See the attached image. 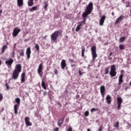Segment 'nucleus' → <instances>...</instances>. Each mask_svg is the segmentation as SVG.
Here are the masks:
<instances>
[{
  "instance_id": "nucleus-1",
  "label": "nucleus",
  "mask_w": 131,
  "mask_h": 131,
  "mask_svg": "<svg viewBox=\"0 0 131 131\" xmlns=\"http://www.w3.org/2000/svg\"><path fill=\"white\" fill-rule=\"evenodd\" d=\"M93 10H94V4H93V2H90L88 5L86 7L85 11L82 14L83 21L79 23V26H80V27L83 26V25H85L86 17H88L89 15H90V14H92Z\"/></svg>"
},
{
  "instance_id": "nucleus-2",
  "label": "nucleus",
  "mask_w": 131,
  "mask_h": 131,
  "mask_svg": "<svg viewBox=\"0 0 131 131\" xmlns=\"http://www.w3.org/2000/svg\"><path fill=\"white\" fill-rule=\"evenodd\" d=\"M21 70L22 66L21 65V64H16L12 74L13 79H14V80H16V79H18V77H19V74H20V72H21Z\"/></svg>"
},
{
  "instance_id": "nucleus-3",
  "label": "nucleus",
  "mask_w": 131,
  "mask_h": 131,
  "mask_svg": "<svg viewBox=\"0 0 131 131\" xmlns=\"http://www.w3.org/2000/svg\"><path fill=\"white\" fill-rule=\"evenodd\" d=\"M62 32H63V31L60 30L59 31H55L53 33H52L51 35L52 41H56L58 37L62 34Z\"/></svg>"
},
{
  "instance_id": "nucleus-4",
  "label": "nucleus",
  "mask_w": 131,
  "mask_h": 131,
  "mask_svg": "<svg viewBox=\"0 0 131 131\" xmlns=\"http://www.w3.org/2000/svg\"><path fill=\"white\" fill-rule=\"evenodd\" d=\"M91 50L92 51V60L95 61L96 58L98 57V55L97 54V47L95 46H94L91 47Z\"/></svg>"
},
{
  "instance_id": "nucleus-5",
  "label": "nucleus",
  "mask_w": 131,
  "mask_h": 131,
  "mask_svg": "<svg viewBox=\"0 0 131 131\" xmlns=\"http://www.w3.org/2000/svg\"><path fill=\"white\" fill-rule=\"evenodd\" d=\"M117 72H116V67L115 64H113L111 66V71L110 72V75L111 77H114L116 76Z\"/></svg>"
},
{
  "instance_id": "nucleus-6",
  "label": "nucleus",
  "mask_w": 131,
  "mask_h": 131,
  "mask_svg": "<svg viewBox=\"0 0 131 131\" xmlns=\"http://www.w3.org/2000/svg\"><path fill=\"white\" fill-rule=\"evenodd\" d=\"M13 63H14V59H13V58H9L5 61V64L9 68H11V67H12Z\"/></svg>"
},
{
  "instance_id": "nucleus-7",
  "label": "nucleus",
  "mask_w": 131,
  "mask_h": 131,
  "mask_svg": "<svg viewBox=\"0 0 131 131\" xmlns=\"http://www.w3.org/2000/svg\"><path fill=\"white\" fill-rule=\"evenodd\" d=\"M43 66L42 63H40L37 69L38 74L40 75V77H42V69Z\"/></svg>"
},
{
  "instance_id": "nucleus-8",
  "label": "nucleus",
  "mask_w": 131,
  "mask_h": 131,
  "mask_svg": "<svg viewBox=\"0 0 131 131\" xmlns=\"http://www.w3.org/2000/svg\"><path fill=\"white\" fill-rule=\"evenodd\" d=\"M100 93L102 98H105V95H106V88L104 85H101L100 87Z\"/></svg>"
},
{
  "instance_id": "nucleus-9",
  "label": "nucleus",
  "mask_w": 131,
  "mask_h": 131,
  "mask_svg": "<svg viewBox=\"0 0 131 131\" xmlns=\"http://www.w3.org/2000/svg\"><path fill=\"white\" fill-rule=\"evenodd\" d=\"M117 109L120 110L121 108V104H122V98L121 97H118L117 99Z\"/></svg>"
},
{
  "instance_id": "nucleus-10",
  "label": "nucleus",
  "mask_w": 131,
  "mask_h": 131,
  "mask_svg": "<svg viewBox=\"0 0 131 131\" xmlns=\"http://www.w3.org/2000/svg\"><path fill=\"white\" fill-rule=\"evenodd\" d=\"M20 31H21V29L18 28V27H16L15 28H14L12 33L13 36H14V37H16V36H17V35L19 34Z\"/></svg>"
},
{
  "instance_id": "nucleus-11",
  "label": "nucleus",
  "mask_w": 131,
  "mask_h": 131,
  "mask_svg": "<svg viewBox=\"0 0 131 131\" xmlns=\"http://www.w3.org/2000/svg\"><path fill=\"white\" fill-rule=\"evenodd\" d=\"M25 121L27 126H31V125H32V123L30 122V118L29 117H26L25 118Z\"/></svg>"
},
{
  "instance_id": "nucleus-12",
  "label": "nucleus",
  "mask_w": 131,
  "mask_h": 131,
  "mask_svg": "<svg viewBox=\"0 0 131 131\" xmlns=\"http://www.w3.org/2000/svg\"><path fill=\"white\" fill-rule=\"evenodd\" d=\"M105 20H106V16L102 15L99 20V25L100 26H103L104 25V23L105 22Z\"/></svg>"
},
{
  "instance_id": "nucleus-13",
  "label": "nucleus",
  "mask_w": 131,
  "mask_h": 131,
  "mask_svg": "<svg viewBox=\"0 0 131 131\" xmlns=\"http://www.w3.org/2000/svg\"><path fill=\"white\" fill-rule=\"evenodd\" d=\"M123 18L124 16L122 15H120L118 18H117L115 23V25H116V24H119V23H120V22L123 20Z\"/></svg>"
},
{
  "instance_id": "nucleus-14",
  "label": "nucleus",
  "mask_w": 131,
  "mask_h": 131,
  "mask_svg": "<svg viewBox=\"0 0 131 131\" xmlns=\"http://www.w3.org/2000/svg\"><path fill=\"white\" fill-rule=\"evenodd\" d=\"M26 54L27 59H30V55H31V49H30V47H28L27 49Z\"/></svg>"
},
{
  "instance_id": "nucleus-15",
  "label": "nucleus",
  "mask_w": 131,
  "mask_h": 131,
  "mask_svg": "<svg viewBox=\"0 0 131 131\" xmlns=\"http://www.w3.org/2000/svg\"><path fill=\"white\" fill-rule=\"evenodd\" d=\"M123 83V74H121L119 77L118 85H121Z\"/></svg>"
},
{
  "instance_id": "nucleus-16",
  "label": "nucleus",
  "mask_w": 131,
  "mask_h": 131,
  "mask_svg": "<svg viewBox=\"0 0 131 131\" xmlns=\"http://www.w3.org/2000/svg\"><path fill=\"white\" fill-rule=\"evenodd\" d=\"M25 76H26L25 72L23 73L20 76V80L21 83H24V82H25Z\"/></svg>"
},
{
  "instance_id": "nucleus-17",
  "label": "nucleus",
  "mask_w": 131,
  "mask_h": 131,
  "mask_svg": "<svg viewBox=\"0 0 131 131\" xmlns=\"http://www.w3.org/2000/svg\"><path fill=\"white\" fill-rule=\"evenodd\" d=\"M67 66V64L66 63V60L62 59L61 62V69L64 70L65 69V67Z\"/></svg>"
},
{
  "instance_id": "nucleus-18",
  "label": "nucleus",
  "mask_w": 131,
  "mask_h": 131,
  "mask_svg": "<svg viewBox=\"0 0 131 131\" xmlns=\"http://www.w3.org/2000/svg\"><path fill=\"white\" fill-rule=\"evenodd\" d=\"M105 100L106 101V103L110 105L111 104V102H112V100H111V96L110 95H107Z\"/></svg>"
},
{
  "instance_id": "nucleus-19",
  "label": "nucleus",
  "mask_w": 131,
  "mask_h": 131,
  "mask_svg": "<svg viewBox=\"0 0 131 131\" xmlns=\"http://www.w3.org/2000/svg\"><path fill=\"white\" fill-rule=\"evenodd\" d=\"M17 6L20 8V7H22L23 5H24V0H17Z\"/></svg>"
},
{
  "instance_id": "nucleus-20",
  "label": "nucleus",
  "mask_w": 131,
  "mask_h": 131,
  "mask_svg": "<svg viewBox=\"0 0 131 131\" xmlns=\"http://www.w3.org/2000/svg\"><path fill=\"white\" fill-rule=\"evenodd\" d=\"M19 109V105L15 104L14 106V110L15 114H18V110Z\"/></svg>"
},
{
  "instance_id": "nucleus-21",
  "label": "nucleus",
  "mask_w": 131,
  "mask_h": 131,
  "mask_svg": "<svg viewBox=\"0 0 131 131\" xmlns=\"http://www.w3.org/2000/svg\"><path fill=\"white\" fill-rule=\"evenodd\" d=\"M85 52V48L84 47L82 46L81 47V56L83 58H85V56H84V52Z\"/></svg>"
},
{
  "instance_id": "nucleus-22",
  "label": "nucleus",
  "mask_w": 131,
  "mask_h": 131,
  "mask_svg": "<svg viewBox=\"0 0 131 131\" xmlns=\"http://www.w3.org/2000/svg\"><path fill=\"white\" fill-rule=\"evenodd\" d=\"M34 0H28V5L29 7H32L34 5V3L33 2Z\"/></svg>"
},
{
  "instance_id": "nucleus-23",
  "label": "nucleus",
  "mask_w": 131,
  "mask_h": 131,
  "mask_svg": "<svg viewBox=\"0 0 131 131\" xmlns=\"http://www.w3.org/2000/svg\"><path fill=\"white\" fill-rule=\"evenodd\" d=\"M8 49V46L7 45H4L2 49V53L4 54L6 52V50Z\"/></svg>"
},
{
  "instance_id": "nucleus-24",
  "label": "nucleus",
  "mask_w": 131,
  "mask_h": 131,
  "mask_svg": "<svg viewBox=\"0 0 131 131\" xmlns=\"http://www.w3.org/2000/svg\"><path fill=\"white\" fill-rule=\"evenodd\" d=\"M19 55L20 57H24V49L20 50L19 51Z\"/></svg>"
},
{
  "instance_id": "nucleus-25",
  "label": "nucleus",
  "mask_w": 131,
  "mask_h": 131,
  "mask_svg": "<svg viewBox=\"0 0 131 131\" xmlns=\"http://www.w3.org/2000/svg\"><path fill=\"white\" fill-rule=\"evenodd\" d=\"M48 7H49V4L48 3V1H46L45 3V6L43 8L46 11L48 10Z\"/></svg>"
},
{
  "instance_id": "nucleus-26",
  "label": "nucleus",
  "mask_w": 131,
  "mask_h": 131,
  "mask_svg": "<svg viewBox=\"0 0 131 131\" xmlns=\"http://www.w3.org/2000/svg\"><path fill=\"white\" fill-rule=\"evenodd\" d=\"M41 86L44 90H47V86H46V82H45L43 80H42Z\"/></svg>"
},
{
  "instance_id": "nucleus-27",
  "label": "nucleus",
  "mask_w": 131,
  "mask_h": 131,
  "mask_svg": "<svg viewBox=\"0 0 131 131\" xmlns=\"http://www.w3.org/2000/svg\"><path fill=\"white\" fill-rule=\"evenodd\" d=\"M37 7L34 6L30 9V12H34V11H36Z\"/></svg>"
},
{
  "instance_id": "nucleus-28",
  "label": "nucleus",
  "mask_w": 131,
  "mask_h": 131,
  "mask_svg": "<svg viewBox=\"0 0 131 131\" xmlns=\"http://www.w3.org/2000/svg\"><path fill=\"white\" fill-rule=\"evenodd\" d=\"M119 42H123L125 40V37L123 36L119 39Z\"/></svg>"
},
{
  "instance_id": "nucleus-29",
  "label": "nucleus",
  "mask_w": 131,
  "mask_h": 131,
  "mask_svg": "<svg viewBox=\"0 0 131 131\" xmlns=\"http://www.w3.org/2000/svg\"><path fill=\"white\" fill-rule=\"evenodd\" d=\"M63 120H60L58 122V126H61L62 125V123L63 122Z\"/></svg>"
},
{
  "instance_id": "nucleus-30",
  "label": "nucleus",
  "mask_w": 131,
  "mask_h": 131,
  "mask_svg": "<svg viewBox=\"0 0 131 131\" xmlns=\"http://www.w3.org/2000/svg\"><path fill=\"white\" fill-rule=\"evenodd\" d=\"M114 126L116 128L119 127V122L117 121V122H116L115 124H114Z\"/></svg>"
},
{
  "instance_id": "nucleus-31",
  "label": "nucleus",
  "mask_w": 131,
  "mask_h": 131,
  "mask_svg": "<svg viewBox=\"0 0 131 131\" xmlns=\"http://www.w3.org/2000/svg\"><path fill=\"white\" fill-rule=\"evenodd\" d=\"M99 111V108H92L91 110V113H93V112H95V111Z\"/></svg>"
},
{
  "instance_id": "nucleus-32",
  "label": "nucleus",
  "mask_w": 131,
  "mask_h": 131,
  "mask_svg": "<svg viewBox=\"0 0 131 131\" xmlns=\"http://www.w3.org/2000/svg\"><path fill=\"white\" fill-rule=\"evenodd\" d=\"M105 74L107 75L108 73H109V68L107 67L105 68V70L104 71Z\"/></svg>"
},
{
  "instance_id": "nucleus-33",
  "label": "nucleus",
  "mask_w": 131,
  "mask_h": 131,
  "mask_svg": "<svg viewBox=\"0 0 131 131\" xmlns=\"http://www.w3.org/2000/svg\"><path fill=\"white\" fill-rule=\"evenodd\" d=\"M15 102L17 103V105L20 104V99L19 98H17L15 99Z\"/></svg>"
},
{
  "instance_id": "nucleus-34",
  "label": "nucleus",
  "mask_w": 131,
  "mask_h": 131,
  "mask_svg": "<svg viewBox=\"0 0 131 131\" xmlns=\"http://www.w3.org/2000/svg\"><path fill=\"white\" fill-rule=\"evenodd\" d=\"M89 115H90V112L88 111H85L84 113V116L88 117Z\"/></svg>"
},
{
  "instance_id": "nucleus-35",
  "label": "nucleus",
  "mask_w": 131,
  "mask_h": 131,
  "mask_svg": "<svg viewBox=\"0 0 131 131\" xmlns=\"http://www.w3.org/2000/svg\"><path fill=\"white\" fill-rule=\"evenodd\" d=\"M35 48L36 51H39V45H38V44H36L35 46Z\"/></svg>"
},
{
  "instance_id": "nucleus-36",
  "label": "nucleus",
  "mask_w": 131,
  "mask_h": 131,
  "mask_svg": "<svg viewBox=\"0 0 131 131\" xmlns=\"http://www.w3.org/2000/svg\"><path fill=\"white\" fill-rule=\"evenodd\" d=\"M119 49L121 50H124V46L123 45H120L119 46Z\"/></svg>"
},
{
  "instance_id": "nucleus-37",
  "label": "nucleus",
  "mask_w": 131,
  "mask_h": 131,
  "mask_svg": "<svg viewBox=\"0 0 131 131\" xmlns=\"http://www.w3.org/2000/svg\"><path fill=\"white\" fill-rule=\"evenodd\" d=\"M80 26H79V25H77L76 28V31H79V30H80Z\"/></svg>"
},
{
  "instance_id": "nucleus-38",
  "label": "nucleus",
  "mask_w": 131,
  "mask_h": 131,
  "mask_svg": "<svg viewBox=\"0 0 131 131\" xmlns=\"http://www.w3.org/2000/svg\"><path fill=\"white\" fill-rule=\"evenodd\" d=\"M54 72L56 75H58V73H59V72L58 71V70H57V69H54Z\"/></svg>"
},
{
  "instance_id": "nucleus-39",
  "label": "nucleus",
  "mask_w": 131,
  "mask_h": 131,
  "mask_svg": "<svg viewBox=\"0 0 131 131\" xmlns=\"http://www.w3.org/2000/svg\"><path fill=\"white\" fill-rule=\"evenodd\" d=\"M3 99H4V97L3 96V94H0V101H3Z\"/></svg>"
},
{
  "instance_id": "nucleus-40",
  "label": "nucleus",
  "mask_w": 131,
  "mask_h": 131,
  "mask_svg": "<svg viewBox=\"0 0 131 131\" xmlns=\"http://www.w3.org/2000/svg\"><path fill=\"white\" fill-rule=\"evenodd\" d=\"M103 126L101 125L100 127L98 128V131H102L103 130Z\"/></svg>"
},
{
  "instance_id": "nucleus-41",
  "label": "nucleus",
  "mask_w": 131,
  "mask_h": 131,
  "mask_svg": "<svg viewBox=\"0 0 131 131\" xmlns=\"http://www.w3.org/2000/svg\"><path fill=\"white\" fill-rule=\"evenodd\" d=\"M5 86H6L7 90H9L10 87L9 86V85L8 84V83H6Z\"/></svg>"
},
{
  "instance_id": "nucleus-42",
  "label": "nucleus",
  "mask_w": 131,
  "mask_h": 131,
  "mask_svg": "<svg viewBox=\"0 0 131 131\" xmlns=\"http://www.w3.org/2000/svg\"><path fill=\"white\" fill-rule=\"evenodd\" d=\"M78 72H79V74L80 76H81V75H82V74H83V73L81 72V71H80V70H79Z\"/></svg>"
},
{
  "instance_id": "nucleus-43",
  "label": "nucleus",
  "mask_w": 131,
  "mask_h": 131,
  "mask_svg": "<svg viewBox=\"0 0 131 131\" xmlns=\"http://www.w3.org/2000/svg\"><path fill=\"white\" fill-rule=\"evenodd\" d=\"M12 58H15V52L14 51H13L12 53Z\"/></svg>"
},
{
  "instance_id": "nucleus-44",
  "label": "nucleus",
  "mask_w": 131,
  "mask_h": 131,
  "mask_svg": "<svg viewBox=\"0 0 131 131\" xmlns=\"http://www.w3.org/2000/svg\"><path fill=\"white\" fill-rule=\"evenodd\" d=\"M127 124L128 125V126H127V128L128 129L129 127H130V124L128 122H127Z\"/></svg>"
},
{
  "instance_id": "nucleus-45",
  "label": "nucleus",
  "mask_w": 131,
  "mask_h": 131,
  "mask_svg": "<svg viewBox=\"0 0 131 131\" xmlns=\"http://www.w3.org/2000/svg\"><path fill=\"white\" fill-rule=\"evenodd\" d=\"M130 8V6H129V2H128V4L126 6V8Z\"/></svg>"
},
{
  "instance_id": "nucleus-46",
  "label": "nucleus",
  "mask_w": 131,
  "mask_h": 131,
  "mask_svg": "<svg viewBox=\"0 0 131 131\" xmlns=\"http://www.w3.org/2000/svg\"><path fill=\"white\" fill-rule=\"evenodd\" d=\"M68 131H73V130H72V127H70L68 129Z\"/></svg>"
},
{
  "instance_id": "nucleus-47",
  "label": "nucleus",
  "mask_w": 131,
  "mask_h": 131,
  "mask_svg": "<svg viewBox=\"0 0 131 131\" xmlns=\"http://www.w3.org/2000/svg\"><path fill=\"white\" fill-rule=\"evenodd\" d=\"M70 61H71V63H74V60L73 59H70Z\"/></svg>"
},
{
  "instance_id": "nucleus-48",
  "label": "nucleus",
  "mask_w": 131,
  "mask_h": 131,
  "mask_svg": "<svg viewBox=\"0 0 131 131\" xmlns=\"http://www.w3.org/2000/svg\"><path fill=\"white\" fill-rule=\"evenodd\" d=\"M43 94L44 96L47 95V91L44 92Z\"/></svg>"
},
{
  "instance_id": "nucleus-49",
  "label": "nucleus",
  "mask_w": 131,
  "mask_h": 131,
  "mask_svg": "<svg viewBox=\"0 0 131 131\" xmlns=\"http://www.w3.org/2000/svg\"><path fill=\"white\" fill-rule=\"evenodd\" d=\"M113 54V53H112V52H111L110 53V57H111V56H112V54Z\"/></svg>"
},
{
  "instance_id": "nucleus-50",
  "label": "nucleus",
  "mask_w": 131,
  "mask_h": 131,
  "mask_svg": "<svg viewBox=\"0 0 131 131\" xmlns=\"http://www.w3.org/2000/svg\"><path fill=\"white\" fill-rule=\"evenodd\" d=\"M55 131H59V128L57 127L55 128Z\"/></svg>"
},
{
  "instance_id": "nucleus-51",
  "label": "nucleus",
  "mask_w": 131,
  "mask_h": 131,
  "mask_svg": "<svg viewBox=\"0 0 131 131\" xmlns=\"http://www.w3.org/2000/svg\"><path fill=\"white\" fill-rule=\"evenodd\" d=\"M112 16H114V15H115L114 12H113V11L112 12Z\"/></svg>"
},
{
  "instance_id": "nucleus-52",
  "label": "nucleus",
  "mask_w": 131,
  "mask_h": 131,
  "mask_svg": "<svg viewBox=\"0 0 131 131\" xmlns=\"http://www.w3.org/2000/svg\"><path fill=\"white\" fill-rule=\"evenodd\" d=\"M3 13V10H0V14H2Z\"/></svg>"
},
{
  "instance_id": "nucleus-53",
  "label": "nucleus",
  "mask_w": 131,
  "mask_h": 131,
  "mask_svg": "<svg viewBox=\"0 0 131 131\" xmlns=\"http://www.w3.org/2000/svg\"><path fill=\"white\" fill-rule=\"evenodd\" d=\"M108 60H112V57H109Z\"/></svg>"
},
{
  "instance_id": "nucleus-54",
  "label": "nucleus",
  "mask_w": 131,
  "mask_h": 131,
  "mask_svg": "<svg viewBox=\"0 0 131 131\" xmlns=\"http://www.w3.org/2000/svg\"><path fill=\"white\" fill-rule=\"evenodd\" d=\"M75 66V64H72L71 67H74Z\"/></svg>"
},
{
  "instance_id": "nucleus-55",
  "label": "nucleus",
  "mask_w": 131,
  "mask_h": 131,
  "mask_svg": "<svg viewBox=\"0 0 131 131\" xmlns=\"http://www.w3.org/2000/svg\"><path fill=\"white\" fill-rule=\"evenodd\" d=\"M2 65V60H0V66Z\"/></svg>"
},
{
  "instance_id": "nucleus-56",
  "label": "nucleus",
  "mask_w": 131,
  "mask_h": 131,
  "mask_svg": "<svg viewBox=\"0 0 131 131\" xmlns=\"http://www.w3.org/2000/svg\"><path fill=\"white\" fill-rule=\"evenodd\" d=\"M129 85L131 86V81H130Z\"/></svg>"
},
{
  "instance_id": "nucleus-57",
  "label": "nucleus",
  "mask_w": 131,
  "mask_h": 131,
  "mask_svg": "<svg viewBox=\"0 0 131 131\" xmlns=\"http://www.w3.org/2000/svg\"><path fill=\"white\" fill-rule=\"evenodd\" d=\"M123 71H124V70H122L121 71V73H122V72H123Z\"/></svg>"
},
{
  "instance_id": "nucleus-58",
  "label": "nucleus",
  "mask_w": 131,
  "mask_h": 131,
  "mask_svg": "<svg viewBox=\"0 0 131 131\" xmlns=\"http://www.w3.org/2000/svg\"><path fill=\"white\" fill-rule=\"evenodd\" d=\"M87 131H91V129H88Z\"/></svg>"
},
{
  "instance_id": "nucleus-59",
  "label": "nucleus",
  "mask_w": 131,
  "mask_h": 131,
  "mask_svg": "<svg viewBox=\"0 0 131 131\" xmlns=\"http://www.w3.org/2000/svg\"><path fill=\"white\" fill-rule=\"evenodd\" d=\"M125 89L126 91L127 90V88H125Z\"/></svg>"
},
{
  "instance_id": "nucleus-60",
  "label": "nucleus",
  "mask_w": 131,
  "mask_h": 131,
  "mask_svg": "<svg viewBox=\"0 0 131 131\" xmlns=\"http://www.w3.org/2000/svg\"><path fill=\"white\" fill-rule=\"evenodd\" d=\"M77 97H79V95H77Z\"/></svg>"
}]
</instances>
